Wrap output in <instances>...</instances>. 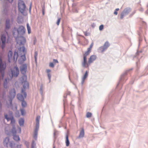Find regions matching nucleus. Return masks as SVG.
Returning a JSON list of instances; mask_svg holds the SVG:
<instances>
[{
  "label": "nucleus",
  "instance_id": "a19ab883",
  "mask_svg": "<svg viewBox=\"0 0 148 148\" xmlns=\"http://www.w3.org/2000/svg\"><path fill=\"white\" fill-rule=\"evenodd\" d=\"M103 28V25H101L99 27V29L100 30H102Z\"/></svg>",
  "mask_w": 148,
  "mask_h": 148
},
{
  "label": "nucleus",
  "instance_id": "7ed1b4c3",
  "mask_svg": "<svg viewBox=\"0 0 148 148\" xmlns=\"http://www.w3.org/2000/svg\"><path fill=\"white\" fill-rule=\"evenodd\" d=\"M18 6L19 11L22 13H24L26 8V5L24 2L22 0H19L18 2Z\"/></svg>",
  "mask_w": 148,
  "mask_h": 148
},
{
  "label": "nucleus",
  "instance_id": "39448f33",
  "mask_svg": "<svg viewBox=\"0 0 148 148\" xmlns=\"http://www.w3.org/2000/svg\"><path fill=\"white\" fill-rule=\"evenodd\" d=\"M21 94H18L17 95V98L18 100L22 101L26 97L27 94L23 89H21Z\"/></svg>",
  "mask_w": 148,
  "mask_h": 148
},
{
  "label": "nucleus",
  "instance_id": "412c9836",
  "mask_svg": "<svg viewBox=\"0 0 148 148\" xmlns=\"http://www.w3.org/2000/svg\"><path fill=\"white\" fill-rule=\"evenodd\" d=\"M24 120L23 118H21L19 119L18 123L21 126H23L24 124Z\"/></svg>",
  "mask_w": 148,
  "mask_h": 148
},
{
  "label": "nucleus",
  "instance_id": "c9c22d12",
  "mask_svg": "<svg viewBox=\"0 0 148 148\" xmlns=\"http://www.w3.org/2000/svg\"><path fill=\"white\" fill-rule=\"evenodd\" d=\"M40 116H37L36 119V123H39V121L40 119Z\"/></svg>",
  "mask_w": 148,
  "mask_h": 148
},
{
  "label": "nucleus",
  "instance_id": "6ab92c4d",
  "mask_svg": "<svg viewBox=\"0 0 148 148\" xmlns=\"http://www.w3.org/2000/svg\"><path fill=\"white\" fill-rule=\"evenodd\" d=\"M7 106L9 108L10 107H12V109L13 110H16L17 109V106L16 104L15 103L13 104H12V105L11 106H10L9 107H8V105L10 104V103L9 104H8V102L7 103Z\"/></svg>",
  "mask_w": 148,
  "mask_h": 148
},
{
  "label": "nucleus",
  "instance_id": "680f3d73",
  "mask_svg": "<svg viewBox=\"0 0 148 148\" xmlns=\"http://www.w3.org/2000/svg\"><path fill=\"white\" fill-rule=\"evenodd\" d=\"M143 9H141V11H143Z\"/></svg>",
  "mask_w": 148,
  "mask_h": 148
},
{
  "label": "nucleus",
  "instance_id": "cd10ccee",
  "mask_svg": "<svg viewBox=\"0 0 148 148\" xmlns=\"http://www.w3.org/2000/svg\"><path fill=\"white\" fill-rule=\"evenodd\" d=\"M36 143L35 141L33 140L31 148H36Z\"/></svg>",
  "mask_w": 148,
  "mask_h": 148
},
{
  "label": "nucleus",
  "instance_id": "4d7b16f0",
  "mask_svg": "<svg viewBox=\"0 0 148 148\" xmlns=\"http://www.w3.org/2000/svg\"><path fill=\"white\" fill-rule=\"evenodd\" d=\"M119 8H116V9H115V11H116V12L117 11H119Z\"/></svg>",
  "mask_w": 148,
  "mask_h": 148
},
{
  "label": "nucleus",
  "instance_id": "c03bdc74",
  "mask_svg": "<svg viewBox=\"0 0 148 148\" xmlns=\"http://www.w3.org/2000/svg\"><path fill=\"white\" fill-rule=\"evenodd\" d=\"M25 144L26 145L27 147L28 148H29V143L28 142L26 141L25 142Z\"/></svg>",
  "mask_w": 148,
  "mask_h": 148
},
{
  "label": "nucleus",
  "instance_id": "c756f323",
  "mask_svg": "<svg viewBox=\"0 0 148 148\" xmlns=\"http://www.w3.org/2000/svg\"><path fill=\"white\" fill-rule=\"evenodd\" d=\"M15 116L16 117H18L20 116V113L18 111H16L15 114Z\"/></svg>",
  "mask_w": 148,
  "mask_h": 148
},
{
  "label": "nucleus",
  "instance_id": "13d9d810",
  "mask_svg": "<svg viewBox=\"0 0 148 148\" xmlns=\"http://www.w3.org/2000/svg\"><path fill=\"white\" fill-rule=\"evenodd\" d=\"M32 3H31V4H30V6H29V7H32Z\"/></svg>",
  "mask_w": 148,
  "mask_h": 148
},
{
  "label": "nucleus",
  "instance_id": "a878e982",
  "mask_svg": "<svg viewBox=\"0 0 148 148\" xmlns=\"http://www.w3.org/2000/svg\"><path fill=\"white\" fill-rule=\"evenodd\" d=\"M11 132L13 135L16 134V131L15 126H12Z\"/></svg>",
  "mask_w": 148,
  "mask_h": 148
},
{
  "label": "nucleus",
  "instance_id": "603ef678",
  "mask_svg": "<svg viewBox=\"0 0 148 148\" xmlns=\"http://www.w3.org/2000/svg\"><path fill=\"white\" fill-rule=\"evenodd\" d=\"M114 14L116 15H117L118 13H117V12L116 11H115L114 12Z\"/></svg>",
  "mask_w": 148,
  "mask_h": 148
},
{
  "label": "nucleus",
  "instance_id": "8fccbe9b",
  "mask_svg": "<svg viewBox=\"0 0 148 148\" xmlns=\"http://www.w3.org/2000/svg\"><path fill=\"white\" fill-rule=\"evenodd\" d=\"M46 71H47V73L48 74V73H49L51 72V70L50 69H47Z\"/></svg>",
  "mask_w": 148,
  "mask_h": 148
},
{
  "label": "nucleus",
  "instance_id": "49530a36",
  "mask_svg": "<svg viewBox=\"0 0 148 148\" xmlns=\"http://www.w3.org/2000/svg\"><path fill=\"white\" fill-rule=\"evenodd\" d=\"M40 93L41 94H42V86H41L40 88Z\"/></svg>",
  "mask_w": 148,
  "mask_h": 148
},
{
  "label": "nucleus",
  "instance_id": "7c9ffc66",
  "mask_svg": "<svg viewBox=\"0 0 148 148\" xmlns=\"http://www.w3.org/2000/svg\"><path fill=\"white\" fill-rule=\"evenodd\" d=\"M22 78V79H23V82L25 81H27L26 80L27 79V76L26 75H25H25H23Z\"/></svg>",
  "mask_w": 148,
  "mask_h": 148
},
{
  "label": "nucleus",
  "instance_id": "f257e3e1",
  "mask_svg": "<svg viewBox=\"0 0 148 148\" xmlns=\"http://www.w3.org/2000/svg\"><path fill=\"white\" fill-rule=\"evenodd\" d=\"M25 29L23 26H20L18 29L14 28L13 34L16 40V47L18 45H24L26 42V39L23 36L25 33Z\"/></svg>",
  "mask_w": 148,
  "mask_h": 148
},
{
  "label": "nucleus",
  "instance_id": "5fc2aeb1",
  "mask_svg": "<svg viewBox=\"0 0 148 148\" xmlns=\"http://www.w3.org/2000/svg\"><path fill=\"white\" fill-rule=\"evenodd\" d=\"M31 7H29V11L30 13V12H31Z\"/></svg>",
  "mask_w": 148,
  "mask_h": 148
},
{
  "label": "nucleus",
  "instance_id": "4468645a",
  "mask_svg": "<svg viewBox=\"0 0 148 148\" xmlns=\"http://www.w3.org/2000/svg\"><path fill=\"white\" fill-rule=\"evenodd\" d=\"M3 86L4 88L5 89L8 88L10 86V83H9V79L5 78L3 80Z\"/></svg>",
  "mask_w": 148,
  "mask_h": 148
},
{
  "label": "nucleus",
  "instance_id": "473e14b6",
  "mask_svg": "<svg viewBox=\"0 0 148 148\" xmlns=\"http://www.w3.org/2000/svg\"><path fill=\"white\" fill-rule=\"evenodd\" d=\"M92 113L90 112H87L86 114V117L87 118L90 117L92 116Z\"/></svg>",
  "mask_w": 148,
  "mask_h": 148
},
{
  "label": "nucleus",
  "instance_id": "e433bc0d",
  "mask_svg": "<svg viewBox=\"0 0 148 148\" xmlns=\"http://www.w3.org/2000/svg\"><path fill=\"white\" fill-rule=\"evenodd\" d=\"M61 18H58L56 24L57 25H58L60 23V21Z\"/></svg>",
  "mask_w": 148,
  "mask_h": 148
},
{
  "label": "nucleus",
  "instance_id": "f704fd0d",
  "mask_svg": "<svg viewBox=\"0 0 148 148\" xmlns=\"http://www.w3.org/2000/svg\"><path fill=\"white\" fill-rule=\"evenodd\" d=\"M93 43H92L90 46L88 48V49L89 50H90L91 51V48H92V46H93Z\"/></svg>",
  "mask_w": 148,
  "mask_h": 148
},
{
  "label": "nucleus",
  "instance_id": "bf43d9fd",
  "mask_svg": "<svg viewBox=\"0 0 148 148\" xmlns=\"http://www.w3.org/2000/svg\"><path fill=\"white\" fill-rule=\"evenodd\" d=\"M146 14H148V13H147V10L146 12Z\"/></svg>",
  "mask_w": 148,
  "mask_h": 148
},
{
  "label": "nucleus",
  "instance_id": "79ce46f5",
  "mask_svg": "<svg viewBox=\"0 0 148 148\" xmlns=\"http://www.w3.org/2000/svg\"><path fill=\"white\" fill-rule=\"evenodd\" d=\"M84 33L85 36H87L90 35V33L87 32H84Z\"/></svg>",
  "mask_w": 148,
  "mask_h": 148
},
{
  "label": "nucleus",
  "instance_id": "a18cd8bd",
  "mask_svg": "<svg viewBox=\"0 0 148 148\" xmlns=\"http://www.w3.org/2000/svg\"><path fill=\"white\" fill-rule=\"evenodd\" d=\"M53 61L54 63H58V61L56 59H53Z\"/></svg>",
  "mask_w": 148,
  "mask_h": 148
},
{
  "label": "nucleus",
  "instance_id": "bb28decb",
  "mask_svg": "<svg viewBox=\"0 0 148 148\" xmlns=\"http://www.w3.org/2000/svg\"><path fill=\"white\" fill-rule=\"evenodd\" d=\"M27 27L28 31V34H30L31 33V28L28 23L27 24Z\"/></svg>",
  "mask_w": 148,
  "mask_h": 148
},
{
  "label": "nucleus",
  "instance_id": "37998d69",
  "mask_svg": "<svg viewBox=\"0 0 148 148\" xmlns=\"http://www.w3.org/2000/svg\"><path fill=\"white\" fill-rule=\"evenodd\" d=\"M47 75H48V78L49 80V81H50L51 78V74H50L49 73H48V74H47Z\"/></svg>",
  "mask_w": 148,
  "mask_h": 148
},
{
  "label": "nucleus",
  "instance_id": "dca6fc26",
  "mask_svg": "<svg viewBox=\"0 0 148 148\" xmlns=\"http://www.w3.org/2000/svg\"><path fill=\"white\" fill-rule=\"evenodd\" d=\"M12 52L11 51H10L8 53V61L9 62H10L13 59V57H12ZM14 57V56H13Z\"/></svg>",
  "mask_w": 148,
  "mask_h": 148
},
{
  "label": "nucleus",
  "instance_id": "58836bf2",
  "mask_svg": "<svg viewBox=\"0 0 148 148\" xmlns=\"http://www.w3.org/2000/svg\"><path fill=\"white\" fill-rule=\"evenodd\" d=\"M49 66L50 67H52V68H53L54 66V64H53V63L52 62L50 63H49Z\"/></svg>",
  "mask_w": 148,
  "mask_h": 148
},
{
  "label": "nucleus",
  "instance_id": "9b49d317",
  "mask_svg": "<svg viewBox=\"0 0 148 148\" xmlns=\"http://www.w3.org/2000/svg\"><path fill=\"white\" fill-rule=\"evenodd\" d=\"M96 58L97 56L95 55H93L91 56L89 59L88 62L87 63L86 62V66L84 67H88L89 66L90 63L92 62L96 59Z\"/></svg>",
  "mask_w": 148,
  "mask_h": 148
},
{
  "label": "nucleus",
  "instance_id": "c85d7f7f",
  "mask_svg": "<svg viewBox=\"0 0 148 148\" xmlns=\"http://www.w3.org/2000/svg\"><path fill=\"white\" fill-rule=\"evenodd\" d=\"M22 101L21 105L23 107H25L26 106L27 104L26 102L23 100Z\"/></svg>",
  "mask_w": 148,
  "mask_h": 148
},
{
  "label": "nucleus",
  "instance_id": "0eeeda50",
  "mask_svg": "<svg viewBox=\"0 0 148 148\" xmlns=\"http://www.w3.org/2000/svg\"><path fill=\"white\" fill-rule=\"evenodd\" d=\"M7 41L5 36L2 34L1 36V40H0V45L2 49H4L5 46V43Z\"/></svg>",
  "mask_w": 148,
  "mask_h": 148
},
{
  "label": "nucleus",
  "instance_id": "9d476101",
  "mask_svg": "<svg viewBox=\"0 0 148 148\" xmlns=\"http://www.w3.org/2000/svg\"><path fill=\"white\" fill-rule=\"evenodd\" d=\"M90 51L89 50L87 49V51L86 52L84 55V61L82 63V65L83 67L86 66V63L87 61L86 56L89 54Z\"/></svg>",
  "mask_w": 148,
  "mask_h": 148
},
{
  "label": "nucleus",
  "instance_id": "aec40b11",
  "mask_svg": "<svg viewBox=\"0 0 148 148\" xmlns=\"http://www.w3.org/2000/svg\"><path fill=\"white\" fill-rule=\"evenodd\" d=\"M88 76V72L87 71H86L84 74V75L83 77L82 78V84H83L84 82V80Z\"/></svg>",
  "mask_w": 148,
  "mask_h": 148
},
{
  "label": "nucleus",
  "instance_id": "2eb2a0df",
  "mask_svg": "<svg viewBox=\"0 0 148 148\" xmlns=\"http://www.w3.org/2000/svg\"><path fill=\"white\" fill-rule=\"evenodd\" d=\"M22 84L23 85V88H22V89H23L24 90L25 92L26 89L28 88L29 87V85L27 81H25L22 82Z\"/></svg>",
  "mask_w": 148,
  "mask_h": 148
},
{
  "label": "nucleus",
  "instance_id": "4c0bfd02",
  "mask_svg": "<svg viewBox=\"0 0 148 148\" xmlns=\"http://www.w3.org/2000/svg\"><path fill=\"white\" fill-rule=\"evenodd\" d=\"M13 145V143L12 142H10L8 144V145L10 147H12Z\"/></svg>",
  "mask_w": 148,
  "mask_h": 148
},
{
  "label": "nucleus",
  "instance_id": "de8ad7c7",
  "mask_svg": "<svg viewBox=\"0 0 148 148\" xmlns=\"http://www.w3.org/2000/svg\"><path fill=\"white\" fill-rule=\"evenodd\" d=\"M42 13L44 15V10H45V8L44 7H43L42 8Z\"/></svg>",
  "mask_w": 148,
  "mask_h": 148
},
{
  "label": "nucleus",
  "instance_id": "f8f14e48",
  "mask_svg": "<svg viewBox=\"0 0 148 148\" xmlns=\"http://www.w3.org/2000/svg\"><path fill=\"white\" fill-rule=\"evenodd\" d=\"M131 11V9L130 8H128L125 9L121 14V18L122 19L124 16L127 15Z\"/></svg>",
  "mask_w": 148,
  "mask_h": 148
},
{
  "label": "nucleus",
  "instance_id": "052dcab7",
  "mask_svg": "<svg viewBox=\"0 0 148 148\" xmlns=\"http://www.w3.org/2000/svg\"><path fill=\"white\" fill-rule=\"evenodd\" d=\"M53 148H55V146H53Z\"/></svg>",
  "mask_w": 148,
  "mask_h": 148
},
{
  "label": "nucleus",
  "instance_id": "4be33fe9",
  "mask_svg": "<svg viewBox=\"0 0 148 148\" xmlns=\"http://www.w3.org/2000/svg\"><path fill=\"white\" fill-rule=\"evenodd\" d=\"M5 26L6 29H9L10 27V21L9 19L6 20Z\"/></svg>",
  "mask_w": 148,
  "mask_h": 148
},
{
  "label": "nucleus",
  "instance_id": "423d86ee",
  "mask_svg": "<svg viewBox=\"0 0 148 148\" xmlns=\"http://www.w3.org/2000/svg\"><path fill=\"white\" fill-rule=\"evenodd\" d=\"M110 45V44L109 42L107 41L105 42L103 46L100 47L98 49L101 52L103 53L104 51L106 50L109 47Z\"/></svg>",
  "mask_w": 148,
  "mask_h": 148
},
{
  "label": "nucleus",
  "instance_id": "b1692460",
  "mask_svg": "<svg viewBox=\"0 0 148 148\" xmlns=\"http://www.w3.org/2000/svg\"><path fill=\"white\" fill-rule=\"evenodd\" d=\"M66 146H68L69 145L70 143L68 139V136L67 135H66Z\"/></svg>",
  "mask_w": 148,
  "mask_h": 148
},
{
  "label": "nucleus",
  "instance_id": "6e6552de",
  "mask_svg": "<svg viewBox=\"0 0 148 148\" xmlns=\"http://www.w3.org/2000/svg\"><path fill=\"white\" fill-rule=\"evenodd\" d=\"M11 73L12 77H17L19 73V70L18 67L17 66L14 67L11 70Z\"/></svg>",
  "mask_w": 148,
  "mask_h": 148
},
{
  "label": "nucleus",
  "instance_id": "3c124183",
  "mask_svg": "<svg viewBox=\"0 0 148 148\" xmlns=\"http://www.w3.org/2000/svg\"><path fill=\"white\" fill-rule=\"evenodd\" d=\"M57 131L56 130H54V133H53V135L55 137L56 136V133L57 132Z\"/></svg>",
  "mask_w": 148,
  "mask_h": 148
},
{
  "label": "nucleus",
  "instance_id": "f03ea898",
  "mask_svg": "<svg viewBox=\"0 0 148 148\" xmlns=\"http://www.w3.org/2000/svg\"><path fill=\"white\" fill-rule=\"evenodd\" d=\"M18 48V50L15 51L13 59L14 61L17 60L18 57L20 58L18 60V62L20 64H21L26 60L25 54L26 53L24 45H18L16 47Z\"/></svg>",
  "mask_w": 148,
  "mask_h": 148
},
{
  "label": "nucleus",
  "instance_id": "ea45409f",
  "mask_svg": "<svg viewBox=\"0 0 148 148\" xmlns=\"http://www.w3.org/2000/svg\"><path fill=\"white\" fill-rule=\"evenodd\" d=\"M39 127V123H36V127L35 129H37L38 130Z\"/></svg>",
  "mask_w": 148,
  "mask_h": 148
},
{
  "label": "nucleus",
  "instance_id": "20e7f679",
  "mask_svg": "<svg viewBox=\"0 0 148 148\" xmlns=\"http://www.w3.org/2000/svg\"><path fill=\"white\" fill-rule=\"evenodd\" d=\"M16 95V91L13 88L10 90L9 92V97L10 99L9 100L8 102L10 103V104L8 105V106L9 107L10 106H11L12 103V99L15 97Z\"/></svg>",
  "mask_w": 148,
  "mask_h": 148
},
{
  "label": "nucleus",
  "instance_id": "2f4dec72",
  "mask_svg": "<svg viewBox=\"0 0 148 148\" xmlns=\"http://www.w3.org/2000/svg\"><path fill=\"white\" fill-rule=\"evenodd\" d=\"M37 55L38 52L37 51H36L34 53V58L36 62H37Z\"/></svg>",
  "mask_w": 148,
  "mask_h": 148
},
{
  "label": "nucleus",
  "instance_id": "ddd939ff",
  "mask_svg": "<svg viewBox=\"0 0 148 148\" xmlns=\"http://www.w3.org/2000/svg\"><path fill=\"white\" fill-rule=\"evenodd\" d=\"M27 66L26 64L22 65L20 67V70L21 73L23 75L25 74L27 71Z\"/></svg>",
  "mask_w": 148,
  "mask_h": 148
},
{
  "label": "nucleus",
  "instance_id": "f3484780",
  "mask_svg": "<svg viewBox=\"0 0 148 148\" xmlns=\"http://www.w3.org/2000/svg\"><path fill=\"white\" fill-rule=\"evenodd\" d=\"M9 138L8 137H6L3 141V144L4 146L8 147V144L10 142Z\"/></svg>",
  "mask_w": 148,
  "mask_h": 148
},
{
  "label": "nucleus",
  "instance_id": "5701e85b",
  "mask_svg": "<svg viewBox=\"0 0 148 148\" xmlns=\"http://www.w3.org/2000/svg\"><path fill=\"white\" fill-rule=\"evenodd\" d=\"M38 130L37 129H35L34 135L33 136L34 138L36 140L37 138Z\"/></svg>",
  "mask_w": 148,
  "mask_h": 148
},
{
  "label": "nucleus",
  "instance_id": "09e8293b",
  "mask_svg": "<svg viewBox=\"0 0 148 148\" xmlns=\"http://www.w3.org/2000/svg\"><path fill=\"white\" fill-rule=\"evenodd\" d=\"M18 128L19 130V132H18L20 133L21 132V128L19 127L18 126Z\"/></svg>",
  "mask_w": 148,
  "mask_h": 148
},
{
  "label": "nucleus",
  "instance_id": "1a4fd4ad",
  "mask_svg": "<svg viewBox=\"0 0 148 148\" xmlns=\"http://www.w3.org/2000/svg\"><path fill=\"white\" fill-rule=\"evenodd\" d=\"M5 118L7 119L8 121L11 120V124L12 126H15V121L12 116L10 117L8 115L5 114Z\"/></svg>",
  "mask_w": 148,
  "mask_h": 148
},
{
  "label": "nucleus",
  "instance_id": "a211bd4d",
  "mask_svg": "<svg viewBox=\"0 0 148 148\" xmlns=\"http://www.w3.org/2000/svg\"><path fill=\"white\" fill-rule=\"evenodd\" d=\"M84 129L83 128H82L81 130L80 131L79 135L78 137V138H83L84 137Z\"/></svg>",
  "mask_w": 148,
  "mask_h": 148
},
{
  "label": "nucleus",
  "instance_id": "6e6d98bb",
  "mask_svg": "<svg viewBox=\"0 0 148 148\" xmlns=\"http://www.w3.org/2000/svg\"><path fill=\"white\" fill-rule=\"evenodd\" d=\"M31 7H29V11L30 13V12H31Z\"/></svg>",
  "mask_w": 148,
  "mask_h": 148
},
{
  "label": "nucleus",
  "instance_id": "393cba45",
  "mask_svg": "<svg viewBox=\"0 0 148 148\" xmlns=\"http://www.w3.org/2000/svg\"><path fill=\"white\" fill-rule=\"evenodd\" d=\"M13 138L15 140L18 141L20 140V138L19 136L16 135V134L13 135Z\"/></svg>",
  "mask_w": 148,
  "mask_h": 148
},
{
  "label": "nucleus",
  "instance_id": "72a5a7b5",
  "mask_svg": "<svg viewBox=\"0 0 148 148\" xmlns=\"http://www.w3.org/2000/svg\"><path fill=\"white\" fill-rule=\"evenodd\" d=\"M21 111L22 115L23 116L25 114V110L23 109H21Z\"/></svg>",
  "mask_w": 148,
  "mask_h": 148
},
{
  "label": "nucleus",
  "instance_id": "864d4df0",
  "mask_svg": "<svg viewBox=\"0 0 148 148\" xmlns=\"http://www.w3.org/2000/svg\"><path fill=\"white\" fill-rule=\"evenodd\" d=\"M9 2L11 3L12 2L13 0H7Z\"/></svg>",
  "mask_w": 148,
  "mask_h": 148
}]
</instances>
